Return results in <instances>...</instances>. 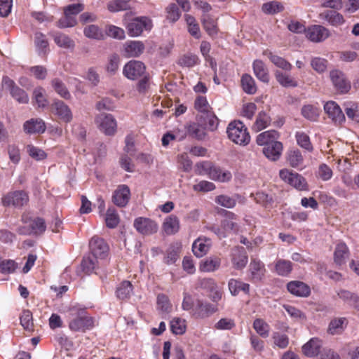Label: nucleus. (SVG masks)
<instances>
[{
  "label": "nucleus",
  "mask_w": 359,
  "mask_h": 359,
  "mask_svg": "<svg viewBox=\"0 0 359 359\" xmlns=\"http://www.w3.org/2000/svg\"><path fill=\"white\" fill-rule=\"evenodd\" d=\"M69 327L74 332H84L93 327V318L87 314L80 305L72 306L69 309Z\"/></svg>",
  "instance_id": "nucleus-1"
},
{
  "label": "nucleus",
  "mask_w": 359,
  "mask_h": 359,
  "mask_svg": "<svg viewBox=\"0 0 359 359\" xmlns=\"http://www.w3.org/2000/svg\"><path fill=\"white\" fill-rule=\"evenodd\" d=\"M226 133L229 138L237 144L246 145L250 141L247 128L240 121L231 122L227 127Z\"/></svg>",
  "instance_id": "nucleus-2"
},
{
  "label": "nucleus",
  "mask_w": 359,
  "mask_h": 359,
  "mask_svg": "<svg viewBox=\"0 0 359 359\" xmlns=\"http://www.w3.org/2000/svg\"><path fill=\"white\" fill-rule=\"evenodd\" d=\"M22 222L25 225L18 229V233L22 235L41 234L46 229L45 221L41 217L32 219L26 215H22Z\"/></svg>",
  "instance_id": "nucleus-3"
},
{
  "label": "nucleus",
  "mask_w": 359,
  "mask_h": 359,
  "mask_svg": "<svg viewBox=\"0 0 359 359\" xmlns=\"http://www.w3.org/2000/svg\"><path fill=\"white\" fill-rule=\"evenodd\" d=\"M152 27L151 20L147 17L137 18L128 23L126 29L128 35L137 37L144 31L150 30Z\"/></svg>",
  "instance_id": "nucleus-4"
},
{
  "label": "nucleus",
  "mask_w": 359,
  "mask_h": 359,
  "mask_svg": "<svg viewBox=\"0 0 359 359\" xmlns=\"http://www.w3.org/2000/svg\"><path fill=\"white\" fill-rule=\"evenodd\" d=\"M2 86L3 88L9 90L12 97L17 102L21 104L28 103L29 96L27 93L24 90L18 87L8 76H5L3 77Z\"/></svg>",
  "instance_id": "nucleus-5"
},
{
  "label": "nucleus",
  "mask_w": 359,
  "mask_h": 359,
  "mask_svg": "<svg viewBox=\"0 0 359 359\" xmlns=\"http://www.w3.org/2000/svg\"><path fill=\"white\" fill-rule=\"evenodd\" d=\"M29 197L27 193L22 190L11 191L2 197V204L5 207L13 206L21 208L27 204Z\"/></svg>",
  "instance_id": "nucleus-6"
},
{
  "label": "nucleus",
  "mask_w": 359,
  "mask_h": 359,
  "mask_svg": "<svg viewBox=\"0 0 359 359\" xmlns=\"http://www.w3.org/2000/svg\"><path fill=\"white\" fill-rule=\"evenodd\" d=\"M279 175L282 180L298 190H306L307 189L306 180L297 172H293L287 169H283L280 170Z\"/></svg>",
  "instance_id": "nucleus-7"
},
{
  "label": "nucleus",
  "mask_w": 359,
  "mask_h": 359,
  "mask_svg": "<svg viewBox=\"0 0 359 359\" xmlns=\"http://www.w3.org/2000/svg\"><path fill=\"white\" fill-rule=\"evenodd\" d=\"M99 129L107 135H113L117 128L115 118L110 114H100L95 118Z\"/></svg>",
  "instance_id": "nucleus-8"
},
{
  "label": "nucleus",
  "mask_w": 359,
  "mask_h": 359,
  "mask_svg": "<svg viewBox=\"0 0 359 359\" xmlns=\"http://www.w3.org/2000/svg\"><path fill=\"white\" fill-rule=\"evenodd\" d=\"M123 74L128 79L137 80L146 74V67L140 61L130 60L125 65Z\"/></svg>",
  "instance_id": "nucleus-9"
},
{
  "label": "nucleus",
  "mask_w": 359,
  "mask_h": 359,
  "mask_svg": "<svg viewBox=\"0 0 359 359\" xmlns=\"http://www.w3.org/2000/svg\"><path fill=\"white\" fill-rule=\"evenodd\" d=\"M217 306L203 299H196L192 316L196 318L204 319L217 311Z\"/></svg>",
  "instance_id": "nucleus-10"
},
{
  "label": "nucleus",
  "mask_w": 359,
  "mask_h": 359,
  "mask_svg": "<svg viewBox=\"0 0 359 359\" xmlns=\"http://www.w3.org/2000/svg\"><path fill=\"white\" fill-rule=\"evenodd\" d=\"M134 227L140 233L149 236L157 232V223L150 218L139 217L134 220Z\"/></svg>",
  "instance_id": "nucleus-11"
},
{
  "label": "nucleus",
  "mask_w": 359,
  "mask_h": 359,
  "mask_svg": "<svg viewBox=\"0 0 359 359\" xmlns=\"http://www.w3.org/2000/svg\"><path fill=\"white\" fill-rule=\"evenodd\" d=\"M90 254L100 260L105 259L109 252V246L104 240L98 236H93L89 242Z\"/></svg>",
  "instance_id": "nucleus-12"
},
{
  "label": "nucleus",
  "mask_w": 359,
  "mask_h": 359,
  "mask_svg": "<svg viewBox=\"0 0 359 359\" xmlns=\"http://www.w3.org/2000/svg\"><path fill=\"white\" fill-rule=\"evenodd\" d=\"M330 79L339 93H346L351 89V83L342 72L338 69L331 71Z\"/></svg>",
  "instance_id": "nucleus-13"
},
{
  "label": "nucleus",
  "mask_w": 359,
  "mask_h": 359,
  "mask_svg": "<svg viewBox=\"0 0 359 359\" xmlns=\"http://www.w3.org/2000/svg\"><path fill=\"white\" fill-rule=\"evenodd\" d=\"M330 35V32L326 27L314 25L307 27L306 36L312 42L319 43L324 41Z\"/></svg>",
  "instance_id": "nucleus-14"
},
{
  "label": "nucleus",
  "mask_w": 359,
  "mask_h": 359,
  "mask_svg": "<svg viewBox=\"0 0 359 359\" xmlns=\"http://www.w3.org/2000/svg\"><path fill=\"white\" fill-rule=\"evenodd\" d=\"M266 273L264 264L257 257H251L249 264L250 279L252 282L261 281Z\"/></svg>",
  "instance_id": "nucleus-15"
},
{
  "label": "nucleus",
  "mask_w": 359,
  "mask_h": 359,
  "mask_svg": "<svg viewBox=\"0 0 359 359\" xmlns=\"http://www.w3.org/2000/svg\"><path fill=\"white\" fill-rule=\"evenodd\" d=\"M53 112L61 121L65 123H69L73 118L72 112L67 104L61 100H55L52 104Z\"/></svg>",
  "instance_id": "nucleus-16"
},
{
  "label": "nucleus",
  "mask_w": 359,
  "mask_h": 359,
  "mask_svg": "<svg viewBox=\"0 0 359 359\" xmlns=\"http://www.w3.org/2000/svg\"><path fill=\"white\" fill-rule=\"evenodd\" d=\"M130 197V191L129 187L126 184H121L114 191L112 201L116 205L123 208L128 204Z\"/></svg>",
  "instance_id": "nucleus-17"
},
{
  "label": "nucleus",
  "mask_w": 359,
  "mask_h": 359,
  "mask_svg": "<svg viewBox=\"0 0 359 359\" xmlns=\"http://www.w3.org/2000/svg\"><path fill=\"white\" fill-rule=\"evenodd\" d=\"M287 290L293 295L299 297H307L311 294L310 287L299 280H292L287 284Z\"/></svg>",
  "instance_id": "nucleus-18"
},
{
  "label": "nucleus",
  "mask_w": 359,
  "mask_h": 359,
  "mask_svg": "<svg viewBox=\"0 0 359 359\" xmlns=\"http://www.w3.org/2000/svg\"><path fill=\"white\" fill-rule=\"evenodd\" d=\"M324 110L328 116L336 123H341L345 120V116L339 106L334 101L325 104Z\"/></svg>",
  "instance_id": "nucleus-19"
},
{
  "label": "nucleus",
  "mask_w": 359,
  "mask_h": 359,
  "mask_svg": "<svg viewBox=\"0 0 359 359\" xmlns=\"http://www.w3.org/2000/svg\"><path fill=\"white\" fill-rule=\"evenodd\" d=\"M144 50V45L140 41H127L123 45V55L126 57H139Z\"/></svg>",
  "instance_id": "nucleus-20"
},
{
  "label": "nucleus",
  "mask_w": 359,
  "mask_h": 359,
  "mask_svg": "<svg viewBox=\"0 0 359 359\" xmlns=\"http://www.w3.org/2000/svg\"><path fill=\"white\" fill-rule=\"evenodd\" d=\"M184 128L187 135L197 140H203L206 136L205 127L197 122L187 123Z\"/></svg>",
  "instance_id": "nucleus-21"
},
{
  "label": "nucleus",
  "mask_w": 359,
  "mask_h": 359,
  "mask_svg": "<svg viewBox=\"0 0 359 359\" xmlns=\"http://www.w3.org/2000/svg\"><path fill=\"white\" fill-rule=\"evenodd\" d=\"M320 18L333 27L341 26L345 22L344 16L334 10H326L322 12Z\"/></svg>",
  "instance_id": "nucleus-22"
},
{
  "label": "nucleus",
  "mask_w": 359,
  "mask_h": 359,
  "mask_svg": "<svg viewBox=\"0 0 359 359\" xmlns=\"http://www.w3.org/2000/svg\"><path fill=\"white\" fill-rule=\"evenodd\" d=\"M231 262L236 269H243L248 260L246 251L243 247H236L232 250Z\"/></svg>",
  "instance_id": "nucleus-23"
},
{
  "label": "nucleus",
  "mask_w": 359,
  "mask_h": 359,
  "mask_svg": "<svg viewBox=\"0 0 359 359\" xmlns=\"http://www.w3.org/2000/svg\"><path fill=\"white\" fill-rule=\"evenodd\" d=\"M49 35L53 37L56 45L61 48L73 50L75 47L74 41L65 34L50 32Z\"/></svg>",
  "instance_id": "nucleus-24"
},
{
  "label": "nucleus",
  "mask_w": 359,
  "mask_h": 359,
  "mask_svg": "<svg viewBox=\"0 0 359 359\" xmlns=\"http://www.w3.org/2000/svg\"><path fill=\"white\" fill-rule=\"evenodd\" d=\"M46 128L45 122L41 118H31L23 125L24 131L27 134L43 133Z\"/></svg>",
  "instance_id": "nucleus-25"
},
{
  "label": "nucleus",
  "mask_w": 359,
  "mask_h": 359,
  "mask_svg": "<svg viewBox=\"0 0 359 359\" xmlns=\"http://www.w3.org/2000/svg\"><path fill=\"white\" fill-rule=\"evenodd\" d=\"M210 245V239L199 237L192 244L193 253L197 257H202L208 252Z\"/></svg>",
  "instance_id": "nucleus-26"
},
{
  "label": "nucleus",
  "mask_w": 359,
  "mask_h": 359,
  "mask_svg": "<svg viewBox=\"0 0 359 359\" xmlns=\"http://www.w3.org/2000/svg\"><path fill=\"white\" fill-rule=\"evenodd\" d=\"M283 149V144L278 141L264 147L263 154L268 159L275 161L280 158Z\"/></svg>",
  "instance_id": "nucleus-27"
},
{
  "label": "nucleus",
  "mask_w": 359,
  "mask_h": 359,
  "mask_svg": "<svg viewBox=\"0 0 359 359\" xmlns=\"http://www.w3.org/2000/svg\"><path fill=\"white\" fill-rule=\"evenodd\" d=\"M253 72L255 76L263 83H269V74L264 62L261 60H255L252 63Z\"/></svg>",
  "instance_id": "nucleus-28"
},
{
  "label": "nucleus",
  "mask_w": 359,
  "mask_h": 359,
  "mask_svg": "<svg viewBox=\"0 0 359 359\" xmlns=\"http://www.w3.org/2000/svg\"><path fill=\"white\" fill-rule=\"evenodd\" d=\"M220 264L221 259L219 257L216 256H211L201 261L199 266V269L203 272H213L219 268Z\"/></svg>",
  "instance_id": "nucleus-29"
},
{
  "label": "nucleus",
  "mask_w": 359,
  "mask_h": 359,
  "mask_svg": "<svg viewBox=\"0 0 359 359\" xmlns=\"http://www.w3.org/2000/svg\"><path fill=\"white\" fill-rule=\"evenodd\" d=\"M279 133L275 130H269L261 133L257 136L256 142L258 145L266 147L272 142H278Z\"/></svg>",
  "instance_id": "nucleus-30"
},
{
  "label": "nucleus",
  "mask_w": 359,
  "mask_h": 359,
  "mask_svg": "<svg viewBox=\"0 0 359 359\" xmlns=\"http://www.w3.org/2000/svg\"><path fill=\"white\" fill-rule=\"evenodd\" d=\"M180 220L177 216L171 215L167 217L163 223V229L167 235H174L180 230Z\"/></svg>",
  "instance_id": "nucleus-31"
},
{
  "label": "nucleus",
  "mask_w": 359,
  "mask_h": 359,
  "mask_svg": "<svg viewBox=\"0 0 359 359\" xmlns=\"http://www.w3.org/2000/svg\"><path fill=\"white\" fill-rule=\"evenodd\" d=\"M211 180L220 182H227L232 178L231 172L212 165L208 176Z\"/></svg>",
  "instance_id": "nucleus-32"
},
{
  "label": "nucleus",
  "mask_w": 359,
  "mask_h": 359,
  "mask_svg": "<svg viewBox=\"0 0 359 359\" xmlns=\"http://www.w3.org/2000/svg\"><path fill=\"white\" fill-rule=\"evenodd\" d=\"M322 341L318 338H312L302 346L304 354L308 357H313L319 352Z\"/></svg>",
  "instance_id": "nucleus-33"
},
{
  "label": "nucleus",
  "mask_w": 359,
  "mask_h": 359,
  "mask_svg": "<svg viewBox=\"0 0 359 359\" xmlns=\"http://www.w3.org/2000/svg\"><path fill=\"white\" fill-rule=\"evenodd\" d=\"M349 255L347 245L344 243H339L337 245L334 259L337 265H342L346 263Z\"/></svg>",
  "instance_id": "nucleus-34"
},
{
  "label": "nucleus",
  "mask_w": 359,
  "mask_h": 359,
  "mask_svg": "<svg viewBox=\"0 0 359 359\" xmlns=\"http://www.w3.org/2000/svg\"><path fill=\"white\" fill-rule=\"evenodd\" d=\"M229 290L233 296H236L241 291L248 294L250 291V285L239 280L231 278L228 283Z\"/></svg>",
  "instance_id": "nucleus-35"
},
{
  "label": "nucleus",
  "mask_w": 359,
  "mask_h": 359,
  "mask_svg": "<svg viewBox=\"0 0 359 359\" xmlns=\"http://www.w3.org/2000/svg\"><path fill=\"white\" fill-rule=\"evenodd\" d=\"M271 122L270 116L264 111L258 113L252 130L255 132L261 131L267 128Z\"/></svg>",
  "instance_id": "nucleus-36"
},
{
  "label": "nucleus",
  "mask_w": 359,
  "mask_h": 359,
  "mask_svg": "<svg viewBox=\"0 0 359 359\" xmlns=\"http://www.w3.org/2000/svg\"><path fill=\"white\" fill-rule=\"evenodd\" d=\"M201 22L204 29L211 36L217 34L216 20L208 14H204L201 18Z\"/></svg>",
  "instance_id": "nucleus-37"
},
{
  "label": "nucleus",
  "mask_w": 359,
  "mask_h": 359,
  "mask_svg": "<svg viewBox=\"0 0 359 359\" xmlns=\"http://www.w3.org/2000/svg\"><path fill=\"white\" fill-rule=\"evenodd\" d=\"M133 293V285L130 281H122L116 287V295L119 299H128Z\"/></svg>",
  "instance_id": "nucleus-38"
},
{
  "label": "nucleus",
  "mask_w": 359,
  "mask_h": 359,
  "mask_svg": "<svg viewBox=\"0 0 359 359\" xmlns=\"http://www.w3.org/2000/svg\"><path fill=\"white\" fill-rule=\"evenodd\" d=\"M99 260L100 259L91 254L84 257L81 262L83 271L88 274L93 273L98 267Z\"/></svg>",
  "instance_id": "nucleus-39"
},
{
  "label": "nucleus",
  "mask_w": 359,
  "mask_h": 359,
  "mask_svg": "<svg viewBox=\"0 0 359 359\" xmlns=\"http://www.w3.org/2000/svg\"><path fill=\"white\" fill-rule=\"evenodd\" d=\"M292 270V264L289 260L278 259L275 263V271L280 276H287Z\"/></svg>",
  "instance_id": "nucleus-40"
},
{
  "label": "nucleus",
  "mask_w": 359,
  "mask_h": 359,
  "mask_svg": "<svg viewBox=\"0 0 359 359\" xmlns=\"http://www.w3.org/2000/svg\"><path fill=\"white\" fill-rule=\"evenodd\" d=\"M34 44L39 55H44L48 50V41L46 36L41 32L35 33Z\"/></svg>",
  "instance_id": "nucleus-41"
},
{
  "label": "nucleus",
  "mask_w": 359,
  "mask_h": 359,
  "mask_svg": "<svg viewBox=\"0 0 359 359\" xmlns=\"http://www.w3.org/2000/svg\"><path fill=\"white\" fill-rule=\"evenodd\" d=\"M346 325L345 318H338L332 320L328 326V332L331 334H338L343 332Z\"/></svg>",
  "instance_id": "nucleus-42"
},
{
  "label": "nucleus",
  "mask_w": 359,
  "mask_h": 359,
  "mask_svg": "<svg viewBox=\"0 0 359 359\" xmlns=\"http://www.w3.org/2000/svg\"><path fill=\"white\" fill-rule=\"evenodd\" d=\"M275 76L280 86L285 88L297 87L298 83L290 75L280 71H276Z\"/></svg>",
  "instance_id": "nucleus-43"
},
{
  "label": "nucleus",
  "mask_w": 359,
  "mask_h": 359,
  "mask_svg": "<svg viewBox=\"0 0 359 359\" xmlns=\"http://www.w3.org/2000/svg\"><path fill=\"white\" fill-rule=\"evenodd\" d=\"M250 197L253 198L256 203L266 208H271L273 202V197L264 191H257L255 194H251Z\"/></svg>",
  "instance_id": "nucleus-44"
},
{
  "label": "nucleus",
  "mask_w": 359,
  "mask_h": 359,
  "mask_svg": "<svg viewBox=\"0 0 359 359\" xmlns=\"http://www.w3.org/2000/svg\"><path fill=\"white\" fill-rule=\"evenodd\" d=\"M241 85L245 93L253 95L257 91V86L254 79L249 74H243L241 78Z\"/></svg>",
  "instance_id": "nucleus-45"
},
{
  "label": "nucleus",
  "mask_w": 359,
  "mask_h": 359,
  "mask_svg": "<svg viewBox=\"0 0 359 359\" xmlns=\"http://www.w3.org/2000/svg\"><path fill=\"white\" fill-rule=\"evenodd\" d=\"M84 35L89 39L102 40L104 39V34L98 26L90 25L86 27L83 29Z\"/></svg>",
  "instance_id": "nucleus-46"
},
{
  "label": "nucleus",
  "mask_w": 359,
  "mask_h": 359,
  "mask_svg": "<svg viewBox=\"0 0 359 359\" xmlns=\"http://www.w3.org/2000/svg\"><path fill=\"white\" fill-rule=\"evenodd\" d=\"M52 86L55 91L62 98L69 100L71 94L65 84L59 79H54L51 81Z\"/></svg>",
  "instance_id": "nucleus-47"
},
{
  "label": "nucleus",
  "mask_w": 359,
  "mask_h": 359,
  "mask_svg": "<svg viewBox=\"0 0 359 359\" xmlns=\"http://www.w3.org/2000/svg\"><path fill=\"white\" fill-rule=\"evenodd\" d=\"M283 10V6L282 4L276 1L264 3L262 6V12L267 15H274L281 12Z\"/></svg>",
  "instance_id": "nucleus-48"
},
{
  "label": "nucleus",
  "mask_w": 359,
  "mask_h": 359,
  "mask_svg": "<svg viewBox=\"0 0 359 359\" xmlns=\"http://www.w3.org/2000/svg\"><path fill=\"white\" fill-rule=\"evenodd\" d=\"M295 139L297 140V144L309 151H311L313 150V146L310 140L309 136L302 131H297L295 133Z\"/></svg>",
  "instance_id": "nucleus-49"
},
{
  "label": "nucleus",
  "mask_w": 359,
  "mask_h": 359,
  "mask_svg": "<svg viewBox=\"0 0 359 359\" xmlns=\"http://www.w3.org/2000/svg\"><path fill=\"white\" fill-rule=\"evenodd\" d=\"M319 114L320 109L313 105H304L302 109V116L311 121H317Z\"/></svg>",
  "instance_id": "nucleus-50"
},
{
  "label": "nucleus",
  "mask_w": 359,
  "mask_h": 359,
  "mask_svg": "<svg viewBox=\"0 0 359 359\" xmlns=\"http://www.w3.org/2000/svg\"><path fill=\"white\" fill-rule=\"evenodd\" d=\"M253 328L263 338H266L269 335V325L261 318H257L254 320Z\"/></svg>",
  "instance_id": "nucleus-51"
},
{
  "label": "nucleus",
  "mask_w": 359,
  "mask_h": 359,
  "mask_svg": "<svg viewBox=\"0 0 359 359\" xmlns=\"http://www.w3.org/2000/svg\"><path fill=\"white\" fill-rule=\"evenodd\" d=\"M340 299L346 302L351 306L359 309V297L347 290H340L338 292Z\"/></svg>",
  "instance_id": "nucleus-52"
},
{
  "label": "nucleus",
  "mask_w": 359,
  "mask_h": 359,
  "mask_svg": "<svg viewBox=\"0 0 359 359\" xmlns=\"http://www.w3.org/2000/svg\"><path fill=\"white\" fill-rule=\"evenodd\" d=\"M347 116L359 123V104L356 102H346L344 104Z\"/></svg>",
  "instance_id": "nucleus-53"
},
{
  "label": "nucleus",
  "mask_w": 359,
  "mask_h": 359,
  "mask_svg": "<svg viewBox=\"0 0 359 359\" xmlns=\"http://www.w3.org/2000/svg\"><path fill=\"white\" fill-rule=\"evenodd\" d=\"M157 309L165 314H168L171 312L172 305L165 294H159L157 296Z\"/></svg>",
  "instance_id": "nucleus-54"
},
{
  "label": "nucleus",
  "mask_w": 359,
  "mask_h": 359,
  "mask_svg": "<svg viewBox=\"0 0 359 359\" xmlns=\"http://www.w3.org/2000/svg\"><path fill=\"white\" fill-rule=\"evenodd\" d=\"M170 329L175 334H182L186 332V320L180 318H175L170 321Z\"/></svg>",
  "instance_id": "nucleus-55"
},
{
  "label": "nucleus",
  "mask_w": 359,
  "mask_h": 359,
  "mask_svg": "<svg viewBox=\"0 0 359 359\" xmlns=\"http://www.w3.org/2000/svg\"><path fill=\"white\" fill-rule=\"evenodd\" d=\"M268 57L271 62L277 67L286 71L291 70L292 67V65L283 57L273 55L272 53H269Z\"/></svg>",
  "instance_id": "nucleus-56"
},
{
  "label": "nucleus",
  "mask_w": 359,
  "mask_h": 359,
  "mask_svg": "<svg viewBox=\"0 0 359 359\" xmlns=\"http://www.w3.org/2000/svg\"><path fill=\"white\" fill-rule=\"evenodd\" d=\"M106 225L109 229H114L119 223V217L114 208H108L105 216Z\"/></svg>",
  "instance_id": "nucleus-57"
},
{
  "label": "nucleus",
  "mask_w": 359,
  "mask_h": 359,
  "mask_svg": "<svg viewBox=\"0 0 359 359\" xmlns=\"http://www.w3.org/2000/svg\"><path fill=\"white\" fill-rule=\"evenodd\" d=\"M20 325L27 331L33 330V317L29 310H24L20 317Z\"/></svg>",
  "instance_id": "nucleus-58"
},
{
  "label": "nucleus",
  "mask_w": 359,
  "mask_h": 359,
  "mask_svg": "<svg viewBox=\"0 0 359 359\" xmlns=\"http://www.w3.org/2000/svg\"><path fill=\"white\" fill-rule=\"evenodd\" d=\"M76 18L69 15V13H67L64 9V17L58 20L57 26L61 29L72 27L76 25Z\"/></svg>",
  "instance_id": "nucleus-59"
},
{
  "label": "nucleus",
  "mask_w": 359,
  "mask_h": 359,
  "mask_svg": "<svg viewBox=\"0 0 359 359\" xmlns=\"http://www.w3.org/2000/svg\"><path fill=\"white\" fill-rule=\"evenodd\" d=\"M194 107L198 111L204 114L211 111V107L205 96H198L196 97L194 102Z\"/></svg>",
  "instance_id": "nucleus-60"
},
{
  "label": "nucleus",
  "mask_w": 359,
  "mask_h": 359,
  "mask_svg": "<svg viewBox=\"0 0 359 359\" xmlns=\"http://www.w3.org/2000/svg\"><path fill=\"white\" fill-rule=\"evenodd\" d=\"M45 89L42 87H37L33 91L34 99L39 107H45L48 104V101L45 96Z\"/></svg>",
  "instance_id": "nucleus-61"
},
{
  "label": "nucleus",
  "mask_w": 359,
  "mask_h": 359,
  "mask_svg": "<svg viewBox=\"0 0 359 359\" xmlns=\"http://www.w3.org/2000/svg\"><path fill=\"white\" fill-rule=\"evenodd\" d=\"M27 151L28 154L36 161H42L47 157L46 153L41 149L32 144L27 146Z\"/></svg>",
  "instance_id": "nucleus-62"
},
{
  "label": "nucleus",
  "mask_w": 359,
  "mask_h": 359,
  "mask_svg": "<svg viewBox=\"0 0 359 359\" xmlns=\"http://www.w3.org/2000/svg\"><path fill=\"white\" fill-rule=\"evenodd\" d=\"M18 264L13 259H4L0 262V272L3 274H10L15 271Z\"/></svg>",
  "instance_id": "nucleus-63"
},
{
  "label": "nucleus",
  "mask_w": 359,
  "mask_h": 359,
  "mask_svg": "<svg viewBox=\"0 0 359 359\" xmlns=\"http://www.w3.org/2000/svg\"><path fill=\"white\" fill-rule=\"evenodd\" d=\"M7 151L10 161L14 164H18L21 159L19 147L15 144H8Z\"/></svg>",
  "instance_id": "nucleus-64"
}]
</instances>
